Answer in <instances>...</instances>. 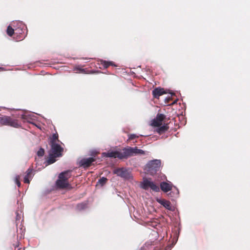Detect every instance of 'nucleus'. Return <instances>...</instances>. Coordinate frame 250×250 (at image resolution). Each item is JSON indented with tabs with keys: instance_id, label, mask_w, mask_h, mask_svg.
<instances>
[{
	"instance_id": "obj_26",
	"label": "nucleus",
	"mask_w": 250,
	"mask_h": 250,
	"mask_svg": "<svg viewBox=\"0 0 250 250\" xmlns=\"http://www.w3.org/2000/svg\"><path fill=\"white\" fill-rule=\"evenodd\" d=\"M173 192H170V193H168V196H170L171 197H173Z\"/></svg>"
},
{
	"instance_id": "obj_22",
	"label": "nucleus",
	"mask_w": 250,
	"mask_h": 250,
	"mask_svg": "<svg viewBox=\"0 0 250 250\" xmlns=\"http://www.w3.org/2000/svg\"><path fill=\"white\" fill-rule=\"evenodd\" d=\"M139 136L134 134H131L128 135V139H127V141L129 142L131 140H134L136 138H138Z\"/></svg>"
},
{
	"instance_id": "obj_13",
	"label": "nucleus",
	"mask_w": 250,
	"mask_h": 250,
	"mask_svg": "<svg viewBox=\"0 0 250 250\" xmlns=\"http://www.w3.org/2000/svg\"><path fill=\"white\" fill-rule=\"evenodd\" d=\"M156 201L164 206L166 208L169 210H172V207L170 202L165 199H161L159 198L156 199Z\"/></svg>"
},
{
	"instance_id": "obj_28",
	"label": "nucleus",
	"mask_w": 250,
	"mask_h": 250,
	"mask_svg": "<svg viewBox=\"0 0 250 250\" xmlns=\"http://www.w3.org/2000/svg\"><path fill=\"white\" fill-rule=\"evenodd\" d=\"M2 69H3V68L0 67V70H2Z\"/></svg>"
},
{
	"instance_id": "obj_9",
	"label": "nucleus",
	"mask_w": 250,
	"mask_h": 250,
	"mask_svg": "<svg viewBox=\"0 0 250 250\" xmlns=\"http://www.w3.org/2000/svg\"><path fill=\"white\" fill-rule=\"evenodd\" d=\"M103 155L106 157L118 158L121 159V152L118 151H108L106 152H104Z\"/></svg>"
},
{
	"instance_id": "obj_8",
	"label": "nucleus",
	"mask_w": 250,
	"mask_h": 250,
	"mask_svg": "<svg viewBox=\"0 0 250 250\" xmlns=\"http://www.w3.org/2000/svg\"><path fill=\"white\" fill-rule=\"evenodd\" d=\"M96 161L93 157H89L88 158H83L80 162V166L84 168L89 167L92 163Z\"/></svg>"
},
{
	"instance_id": "obj_6",
	"label": "nucleus",
	"mask_w": 250,
	"mask_h": 250,
	"mask_svg": "<svg viewBox=\"0 0 250 250\" xmlns=\"http://www.w3.org/2000/svg\"><path fill=\"white\" fill-rule=\"evenodd\" d=\"M50 145L51 146L50 153L56 155L57 156H62L63 149L59 144H53Z\"/></svg>"
},
{
	"instance_id": "obj_23",
	"label": "nucleus",
	"mask_w": 250,
	"mask_h": 250,
	"mask_svg": "<svg viewBox=\"0 0 250 250\" xmlns=\"http://www.w3.org/2000/svg\"><path fill=\"white\" fill-rule=\"evenodd\" d=\"M20 175H17L15 178V182L17 185V186L20 187L21 186V182L20 181Z\"/></svg>"
},
{
	"instance_id": "obj_3",
	"label": "nucleus",
	"mask_w": 250,
	"mask_h": 250,
	"mask_svg": "<svg viewBox=\"0 0 250 250\" xmlns=\"http://www.w3.org/2000/svg\"><path fill=\"white\" fill-rule=\"evenodd\" d=\"M161 165V161L156 159L149 161L146 165V168L147 171L151 175H153L160 169Z\"/></svg>"
},
{
	"instance_id": "obj_24",
	"label": "nucleus",
	"mask_w": 250,
	"mask_h": 250,
	"mask_svg": "<svg viewBox=\"0 0 250 250\" xmlns=\"http://www.w3.org/2000/svg\"><path fill=\"white\" fill-rule=\"evenodd\" d=\"M44 154V150L42 148H40L37 152V155L38 156L42 157Z\"/></svg>"
},
{
	"instance_id": "obj_17",
	"label": "nucleus",
	"mask_w": 250,
	"mask_h": 250,
	"mask_svg": "<svg viewBox=\"0 0 250 250\" xmlns=\"http://www.w3.org/2000/svg\"><path fill=\"white\" fill-rule=\"evenodd\" d=\"M101 64L103 65V66L104 68H107L109 66H113L116 67L117 66L116 64L114 63L113 62H110V61H106L104 60H101Z\"/></svg>"
},
{
	"instance_id": "obj_18",
	"label": "nucleus",
	"mask_w": 250,
	"mask_h": 250,
	"mask_svg": "<svg viewBox=\"0 0 250 250\" xmlns=\"http://www.w3.org/2000/svg\"><path fill=\"white\" fill-rule=\"evenodd\" d=\"M60 156H57L56 155L49 153V156L46 160V162L48 165L52 164L55 163L56 161V158L59 157Z\"/></svg>"
},
{
	"instance_id": "obj_7",
	"label": "nucleus",
	"mask_w": 250,
	"mask_h": 250,
	"mask_svg": "<svg viewBox=\"0 0 250 250\" xmlns=\"http://www.w3.org/2000/svg\"><path fill=\"white\" fill-rule=\"evenodd\" d=\"M166 117L164 114H157L156 118L152 120L151 125L155 127L161 126L162 125V122L165 119Z\"/></svg>"
},
{
	"instance_id": "obj_5",
	"label": "nucleus",
	"mask_w": 250,
	"mask_h": 250,
	"mask_svg": "<svg viewBox=\"0 0 250 250\" xmlns=\"http://www.w3.org/2000/svg\"><path fill=\"white\" fill-rule=\"evenodd\" d=\"M142 188L145 190H148L150 188L153 191L159 192L160 191L159 187L154 182L151 181L150 179H144L141 186Z\"/></svg>"
},
{
	"instance_id": "obj_19",
	"label": "nucleus",
	"mask_w": 250,
	"mask_h": 250,
	"mask_svg": "<svg viewBox=\"0 0 250 250\" xmlns=\"http://www.w3.org/2000/svg\"><path fill=\"white\" fill-rule=\"evenodd\" d=\"M57 142H59V135L57 133H54L52 135L51 138H50L49 144L52 145L53 144H57Z\"/></svg>"
},
{
	"instance_id": "obj_10",
	"label": "nucleus",
	"mask_w": 250,
	"mask_h": 250,
	"mask_svg": "<svg viewBox=\"0 0 250 250\" xmlns=\"http://www.w3.org/2000/svg\"><path fill=\"white\" fill-rule=\"evenodd\" d=\"M133 147H128L123 149V153L121 152V159L124 158H127L128 157L133 156Z\"/></svg>"
},
{
	"instance_id": "obj_4",
	"label": "nucleus",
	"mask_w": 250,
	"mask_h": 250,
	"mask_svg": "<svg viewBox=\"0 0 250 250\" xmlns=\"http://www.w3.org/2000/svg\"><path fill=\"white\" fill-rule=\"evenodd\" d=\"M113 173L125 179L129 180L132 178L130 171L125 167L116 168L113 170Z\"/></svg>"
},
{
	"instance_id": "obj_12",
	"label": "nucleus",
	"mask_w": 250,
	"mask_h": 250,
	"mask_svg": "<svg viewBox=\"0 0 250 250\" xmlns=\"http://www.w3.org/2000/svg\"><path fill=\"white\" fill-rule=\"evenodd\" d=\"M160 188L164 192H167L172 189L173 185L171 183L162 182L160 183Z\"/></svg>"
},
{
	"instance_id": "obj_27",
	"label": "nucleus",
	"mask_w": 250,
	"mask_h": 250,
	"mask_svg": "<svg viewBox=\"0 0 250 250\" xmlns=\"http://www.w3.org/2000/svg\"><path fill=\"white\" fill-rule=\"evenodd\" d=\"M167 103H169V101L170 100H171V99L170 98H168L167 99Z\"/></svg>"
},
{
	"instance_id": "obj_21",
	"label": "nucleus",
	"mask_w": 250,
	"mask_h": 250,
	"mask_svg": "<svg viewBox=\"0 0 250 250\" xmlns=\"http://www.w3.org/2000/svg\"><path fill=\"white\" fill-rule=\"evenodd\" d=\"M107 181V179L105 177H103L100 178L98 181V183L101 186L104 185Z\"/></svg>"
},
{
	"instance_id": "obj_15",
	"label": "nucleus",
	"mask_w": 250,
	"mask_h": 250,
	"mask_svg": "<svg viewBox=\"0 0 250 250\" xmlns=\"http://www.w3.org/2000/svg\"><path fill=\"white\" fill-rule=\"evenodd\" d=\"M165 93L164 89L161 88H156L152 91V95L155 98H158Z\"/></svg>"
},
{
	"instance_id": "obj_25",
	"label": "nucleus",
	"mask_w": 250,
	"mask_h": 250,
	"mask_svg": "<svg viewBox=\"0 0 250 250\" xmlns=\"http://www.w3.org/2000/svg\"><path fill=\"white\" fill-rule=\"evenodd\" d=\"M74 70H78L81 73H85V69H83V68H80V67H75L74 68Z\"/></svg>"
},
{
	"instance_id": "obj_16",
	"label": "nucleus",
	"mask_w": 250,
	"mask_h": 250,
	"mask_svg": "<svg viewBox=\"0 0 250 250\" xmlns=\"http://www.w3.org/2000/svg\"><path fill=\"white\" fill-rule=\"evenodd\" d=\"M169 129V126L167 124H165L163 125H161L158 127V128L156 129V131L158 132L159 134H162Z\"/></svg>"
},
{
	"instance_id": "obj_14",
	"label": "nucleus",
	"mask_w": 250,
	"mask_h": 250,
	"mask_svg": "<svg viewBox=\"0 0 250 250\" xmlns=\"http://www.w3.org/2000/svg\"><path fill=\"white\" fill-rule=\"evenodd\" d=\"M15 31L16 33L19 34H21L22 31V29H16L14 30L10 25H9L7 28L6 33L8 36L12 37L15 33Z\"/></svg>"
},
{
	"instance_id": "obj_1",
	"label": "nucleus",
	"mask_w": 250,
	"mask_h": 250,
	"mask_svg": "<svg viewBox=\"0 0 250 250\" xmlns=\"http://www.w3.org/2000/svg\"><path fill=\"white\" fill-rule=\"evenodd\" d=\"M70 171L67 170L61 172L57 180L56 184L57 187L60 188H68L70 185L68 183V179L70 178Z\"/></svg>"
},
{
	"instance_id": "obj_20",
	"label": "nucleus",
	"mask_w": 250,
	"mask_h": 250,
	"mask_svg": "<svg viewBox=\"0 0 250 250\" xmlns=\"http://www.w3.org/2000/svg\"><path fill=\"white\" fill-rule=\"evenodd\" d=\"M133 155L140 154L144 155L145 154V152L144 150L138 148L137 147H133Z\"/></svg>"
},
{
	"instance_id": "obj_11",
	"label": "nucleus",
	"mask_w": 250,
	"mask_h": 250,
	"mask_svg": "<svg viewBox=\"0 0 250 250\" xmlns=\"http://www.w3.org/2000/svg\"><path fill=\"white\" fill-rule=\"evenodd\" d=\"M33 169L29 168L25 172V175L24 177L23 182L24 183L29 184L30 180L33 177Z\"/></svg>"
},
{
	"instance_id": "obj_2",
	"label": "nucleus",
	"mask_w": 250,
	"mask_h": 250,
	"mask_svg": "<svg viewBox=\"0 0 250 250\" xmlns=\"http://www.w3.org/2000/svg\"><path fill=\"white\" fill-rule=\"evenodd\" d=\"M0 124L2 125L10 126L14 128H19L21 126V124L17 119L5 115L0 116Z\"/></svg>"
}]
</instances>
